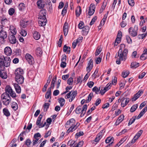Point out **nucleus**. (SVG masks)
I'll return each mask as SVG.
<instances>
[{"instance_id": "f257e3e1", "label": "nucleus", "mask_w": 147, "mask_h": 147, "mask_svg": "<svg viewBox=\"0 0 147 147\" xmlns=\"http://www.w3.org/2000/svg\"><path fill=\"white\" fill-rule=\"evenodd\" d=\"M128 52V50L126 49H125L123 51L121 49H119L118 52V55L115 56V57L117 58L116 61L117 64H120L121 61H125L126 60Z\"/></svg>"}, {"instance_id": "f03ea898", "label": "nucleus", "mask_w": 147, "mask_h": 147, "mask_svg": "<svg viewBox=\"0 0 147 147\" xmlns=\"http://www.w3.org/2000/svg\"><path fill=\"white\" fill-rule=\"evenodd\" d=\"M75 120L74 119L72 118L70 119L66 122L65 127L67 128H69L67 132L68 133L74 131L79 126L80 124L78 123H77L76 125H75Z\"/></svg>"}, {"instance_id": "7ed1b4c3", "label": "nucleus", "mask_w": 147, "mask_h": 147, "mask_svg": "<svg viewBox=\"0 0 147 147\" xmlns=\"http://www.w3.org/2000/svg\"><path fill=\"white\" fill-rule=\"evenodd\" d=\"M11 59L8 57H0V69H5V67L10 65Z\"/></svg>"}, {"instance_id": "20e7f679", "label": "nucleus", "mask_w": 147, "mask_h": 147, "mask_svg": "<svg viewBox=\"0 0 147 147\" xmlns=\"http://www.w3.org/2000/svg\"><path fill=\"white\" fill-rule=\"evenodd\" d=\"M10 96L9 94L6 92L4 93L1 95V99L3 104L5 105L9 104L11 100Z\"/></svg>"}, {"instance_id": "39448f33", "label": "nucleus", "mask_w": 147, "mask_h": 147, "mask_svg": "<svg viewBox=\"0 0 147 147\" xmlns=\"http://www.w3.org/2000/svg\"><path fill=\"white\" fill-rule=\"evenodd\" d=\"M3 29V26H0V41L2 44H4L5 43V39L7 37V32Z\"/></svg>"}, {"instance_id": "423d86ee", "label": "nucleus", "mask_w": 147, "mask_h": 147, "mask_svg": "<svg viewBox=\"0 0 147 147\" xmlns=\"http://www.w3.org/2000/svg\"><path fill=\"white\" fill-rule=\"evenodd\" d=\"M87 108V105L86 104L83 105L82 109L81 107L79 106L76 108L75 111L76 113L77 114L81 113L80 116L81 117H82L85 114Z\"/></svg>"}, {"instance_id": "0eeeda50", "label": "nucleus", "mask_w": 147, "mask_h": 147, "mask_svg": "<svg viewBox=\"0 0 147 147\" xmlns=\"http://www.w3.org/2000/svg\"><path fill=\"white\" fill-rule=\"evenodd\" d=\"M77 91H75L72 92V91H71L66 95L65 96V99H68L70 98L71 96V98L69 100V101L71 102L73 101L77 96Z\"/></svg>"}, {"instance_id": "6e6552de", "label": "nucleus", "mask_w": 147, "mask_h": 147, "mask_svg": "<svg viewBox=\"0 0 147 147\" xmlns=\"http://www.w3.org/2000/svg\"><path fill=\"white\" fill-rule=\"evenodd\" d=\"M142 132L143 131L142 130L139 131L134 136L133 139L132 140L131 142L129 143L124 147H130L132 145V144L134 143L139 138L142 134Z\"/></svg>"}, {"instance_id": "1a4fd4ad", "label": "nucleus", "mask_w": 147, "mask_h": 147, "mask_svg": "<svg viewBox=\"0 0 147 147\" xmlns=\"http://www.w3.org/2000/svg\"><path fill=\"white\" fill-rule=\"evenodd\" d=\"M5 92L7 93L12 98H14L16 96L15 92L13 91L10 86H7L5 88Z\"/></svg>"}, {"instance_id": "9d476101", "label": "nucleus", "mask_w": 147, "mask_h": 147, "mask_svg": "<svg viewBox=\"0 0 147 147\" xmlns=\"http://www.w3.org/2000/svg\"><path fill=\"white\" fill-rule=\"evenodd\" d=\"M138 28L137 25H135L134 28L130 27L128 30L129 33L133 37H135L137 35Z\"/></svg>"}, {"instance_id": "9b49d317", "label": "nucleus", "mask_w": 147, "mask_h": 147, "mask_svg": "<svg viewBox=\"0 0 147 147\" xmlns=\"http://www.w3.org/2000/svg\"><path fill=\"white\" fill-rule=\"evenodd\" d=\"M25 58L30 64H32L34 62V59L33 57L29 53H26L25 56Z\"/></svg>"}, {"instance_id": "f8f14e48", "label": "nucleus", "mask_w": 147, "mask_h": 147, "mask_svg": "<svg viewBox=\"0 0 147 147\" xmlns=\"http://www.w3.org/2000/svg\"><path fill=\"white\" fill-rule=\"evenodd\" d=\"M93 67V60L91 59L88 61V66L86 68V70L88 73H89Z\"/></svg>"}, {"instance_id": "ddd939ff", "label": "nucleus", "mask_w": 147, "mask_h": 147, "mask_svg": "<svg viewBox=\"0 0 147 147\" xmlns=\"http://www.w3.org/2000/svg\"><path fill=\"white\" fill-rule=\"evenodd\" d=\"M47 11L46 10L42 9L41 10L39 13V19H47L46 18Z\"/></svg>"}, {"instance_id": "4468645a", "label": "nucleus", "mask_w": 147, "mask_h": 147, "mask_svg": "<svg viewBox=\"0 0 147 147\" xmlns=\"http://www.w3.org/2000/svg\"><path fill=\"white\" fill-rule=\"evenodd\" d=\"M15 79L16 82L19 84H22L24 82V78L22 76H15Z\"/></svg>"}, {"instance_id": "2eb2a0df", "label": "nucleus", "mask_w": 147, "mask_h": 147, "mask_svg": "<svg viewBox=\"0 0 147 147\" xmlns=\"http://www.w3.org/2000/svg\"><path fill=\"white\" fill-rule=\"evenodd\" d=\"M5 69H0V77L4 79H6L7 77V73L5 71Z\"/></svg>"}, {"instance_id": "dca6fc26", "label": "nucleus", "mask_w": 147, "mask_h": 147, "mask_svg": "<svg viewBox=\"0 0 147 147\" xmlns=\"http://www.w3.org/2000/svg\"><path fill=\"white\" fill-rule=\"evenodd\" d=\"M95 6L94 5L91 4L90 5L88 14L89 16L92 15L95 11Z\"/></svg>"}, {"instance_id": "f3484780", "label": "nucleus", "mask_w": 147, "mask_h": 147, "mask_svg": "<svg viewBox=\"0 0 147 147\" xmlns=\"http://www.w3.org/2000/svg\"><path fill=\"white\" fill-rule=\"evenodd\" d=\"M129 101V98H123L121 99V105L122 107H124L126 106Z\"/></svg>"}, {"instance_id": "a211bd4d", "label": "nucleus", "mask_w": 147, "mask_h": 147, "mask_svg": "<svg viewBox=\"0 0 147 147\" xmlns=\"http://www.w3.org/2000/svg\"><path fill=\"white\" fill-rule=\"evenodd\" d=\"M24 73L23 70L20 68L17 69L15 72V76H22Z\"/></svg>"}, {"instance_id": "6ab92c4d", "label": "nucleus", "mask_w": 147, "mask_h": 147, "mask_svg": "<svg viewBox=\"0 0 147 147\" xmlns=\"http://www.w3.org/2000/svg\"><path fill=\"white\" fill-rule=\"evenodd\" d=\"M143 92L142 90H140L137 93L134 95L132 98V100H136L143 94Z\"/></svg>"}, {"instance_id": "aec40b11", "label": "nucleus", "mask_w": 147, "mask_h": 147, "mask_svg": "<svg viewBox=\"0 0 147 147\" xmlns=\"http://www.w3.org/2000/svg\"><path fill=\"white\" fill-rule=\"evenodd\" d=\"M5 54L7 56L10 55L12 53V50L10 47H6L4 49Z\"/></svg>"}, {"instance_id": "412c9836", "label": "nucleus", "mask_w": 147, "mask_h": 147, "mask_svg": "<svg viewBox=\"0 0 147 147\" xmlns=\"http://www.w3.org/2000/svg\"><path fill=\"white\" fill-rule=\"evenodd\" d=\"M82 29V34L84 35H86L89 30V27L88 26H85Z\"/></svg>"}, {"instance_id": "4be33fe9", "label": "nucleus", "mask_w": 147, "mask_h": 147, "mask_svg": "<svg viewBox=\"0 0 147 147\" xmlns=\"http://www.w3.org/2000/svg\"><path fill=\"white\" fill-rule=\"evenodd\" d=\"M47 22V19H39L38 22V24L40 26H44L46 25Z\"/></svg>"}, {"instance_id": "5701e85b", "label": "nucleus", "mask_w": 147, "mask_h": 147, "mask_svg": "<svg viewBox=\"0 0 147 147\" xmlns=\"http://www.w3.org/2000/svg\"><path fill=\"white\" fill-rule=\"evenodd\" d=\"M40 33L36 31H33V37L36 40H38L40 39Z\"/></svg>"}, {"instance_id": "b1692460", "label": "nucleus", "mask_w": 147, "mask_h": 147, "mask_svg": "<svg viewBox=\"0 0 147 147\" xmlns=\"http://www.w3.org/2000/svg\"><path fill=\"white\" fill-rule=\"evenodd\" d=\"M13 84L16 92L18 94L20 93L21 89L20 86L16 83H13Z\"/></svg>"}, {"instance_id": "393cba45", "label": "nucleus", "mask_w": 147, "mask_h": 147, "mask_svg": "<svg viewBox=\"0 0 147 147\" xmlns=\"http://www.w3.org/2000/svg\"><path fill=\"white\" fill-rule=\"evenodd\" d=\"M37 5L39 8L44 7L45 4L43 1V0H40L38 1L37 3Z\"/></svg>"}, {"instance_id": "a878e982", "label": "nucleus", "mask_w": 147, "mask_h": 147, "mask_svg": "<svg viewBox=\"0 0 147 147\" xmlns=\"http://www.w3.org/2000/svg\"><path fill=\"white\" fill-rule=\"evenodd\" d=\"M102 132H100L98 135L94 140V142L98 143L102 137Z\"/></svg>"}, {"instance_id": "bb28decb", "label": "nucleus", "mask_w": 147, "mask_h": 147, "mask_svg": "<svg viewBox=\"0 0 147 147\" xmlns=\"http://www.w3.org/2000/svg\"><path fill=\"white\" fill-rule=\"evenodd\" d=\"M114 141V138L111 137H108L105 140V142L106 143H110L109 144H111V146Z\"/></svg>"}, {"instance_id": "cd10ccee", "label": "nucleus", "mask_w": 147, "mask_h": 147, "mask_svg": "<svg viewBox=\"0 0 147 147\" xmlns=\"http://www.w3.org/2000/svg\"><path fill=\"white\" fill-rule=\"evenodd\" d=\"M82 9L80 6L78 7L76 10V14L77 17H79L81 13Z\"/></svg>"}, {"instance_id": "c85d7f7f", "label": "nucleus", "mask_w": 147, "mask_h": 147, "mask_svg": "<svg viewBox=\"0 0 147 147\" xmlns=\"http://www.w3.org/2000/svg\"><path fill=\"white\" fill-rule=\"evenodd\" d=\"M10 29L11 32L13 35H15L16 34V28L13 26H10Z\"/></svg>"}, {"instance_id": "c756f323", "label": "nucleus", "mask_w": 147, "mask_h": 147, "mask_svg": "<svg viewBox=\"0 0 147 147\" xmlns=\"http://www.w3.org/2000/svg\"><path fill=\"white\" fill-rule=\"evenodd\" d=\"M40 123L41 121H39V120H37L36 124L38 126V127L39 128L44 127L45 124H46V122H45L44 124Z\"/></svg>"}, {"instance_id": "7c9ffc66", "label": "nucleus", "mask_w": 147, "mask_h": 147, "mask_svg": "<svg viewBox=\"0 0 147 147\" xmlns=\"http://www.w3.org/2000/svg\"><path fill=\"white\" fill-rule=\"evenodd\" d=\"M11 107L12 109L14 111H16L18 109V105L17 103L13 102L11 104Z\"/></svg>"}, {"instance_id": "2f4dec72", "label": "nucleus", "mask_w": 147, "mask_h": 147, "mask_svg": "<svg viewBox=\"0 0 147 147\" xmlns=\"http://www.w3.org/2000/svg\"><path fill=\"white\" fill-rule=\"evenodd\" d=\"M58 101L60 104V106L63 107L65 104V100L63 98H61L58 99Z\"/></svg>"}, {"instance_id": "473e14b6", "label": "nucleus", "mask_w": 147, "mask_h": 147, "mask_svg": "<svg viewBox=\"0 0 147 147\" xmlns=\"http://www.w3.org/2000/svg\"><path fill=\"white\" fill-rule=\"evenodd\" d=\"M28 21L23 20L20 22V26L21 27L25 28L26 27V26L27 25Z\"/></svg>"}, {"instance_id": "72a5a7b5", "label": "nucleus", "mask_w": 147, "mask_h": 147, "mask_svg": "<svg viewBox=\"0 0 147 147\" xmlns=\"http://www.w3.org/2000/svg\"><path fill=\"white\" fill-rule=\"evenodd\" d=\"M11 38L10 39V41L11 44H15L16 42V39L15 36L13 35L11 36Z\"/></svg>"}, {"instance_id": "f704fd0d", "label": "nucleus", "mask_w": 147, "mask_h": 147, "mask_svg": "<svg viewBox=\"0 0 147 147\" xmlns=\"http://www.w3.org/2000/svg\"><path fill=\"white\" fill-rule=\"evenodd\" d=\"M51 89L50 88H49L47 91V92L45 96V98H51Z\"/></svg>"}, {"instance_id": "c9c22d12", "label": "nucleus", "mask_w": 147, "mask_h": 147, "mask_svg": "<svg viewBox=\"0 0 147 147\" xmlns=\"http://www.w3.org/2000/svg\"><path fill=\"white\" fill-rule=\"evenodd\" d=\"M3 112L6 116H9L10 115V113L8 109L6 108H4L3 109Z\"/></svg>"}, {"instance_id": "e433bc0d", "label": "nucleus", "mask_w": 147, "mask_h": 147, "mask_svg": "<svg viewBox=\"0 0 147 147\" xmlns=\"http://www.w3.org/2000/svg\"><path fill=\"white\" fill-rule=\"evenodd\" d=\"M138 106V105L137 104L133 105L131 108L130 111L131 112H134L137 108Z\"/></svg>"}, {"instance_id": "4c0bfd02", "label": "nucleus", "mask_w": 147, "mask_h": 147, "mask_svg": "<svg viewBox=\"0 0 147 147\" xmlns=\"http://www.w3.org/2000/svg\"><path fill=\"white\" fill-rule=\"evenodd\" d=\"M75 142L74 141L70 140L68 142V144L69 146H71L70 147H78L76 145L75 146V144H74V143Z\"/></svg>"}, {"instance_id": "58836bf2", "label": "nucleus", "mask_w": 147, "mask_h": 147, "mask_svg": "<svg viewBox=\"0 0 147 147\" xmlns=\"http://www.w3.org/2000/svg\"><path fill=\"white\" fill-rule=\"evenodd\" d=\"M139 66V63L136 62H132L131 63V67L133 68H136Z\"/></svg>"}, {"instance_id": "ea45409f", "label": "nucleus", "mask_w": 147, "mask_h": 147, "mask_svg": "<svg viewBox=\"0 0 147 147\" xmlns=\"http://www.w3.org/2000/svg\"><path fill=\"white\" fill-rule=\"evenodd\" d=\"M93 93L91 92L88 95V99L86 100V102H89L92 99V98L93 97Z\"/></svg>"}, {"instance_id": "a19ab883", "label": "nucleus", "mask_w": 147, "mask_h": 147, "mask_svg": "<svg viewBox=\"0 0 147 147\" xmlns=\"http://www.w3.org/2000/svg\"><path fill=\"white\" fill-rule=\"evenodd\" d=\"M36 53L38 55H40L42 53V51L40 47H38L36 50Z\"/></svg>"}, {"instance_id": "79ce46f5", "label": "nucleus", "mask_w": 147, "mask_h": 147, "mask_svg": "<svg viewBox=\"0 0 147 147\" xmlns=\"http://www.w3.org/2000/svg\"><path fill=\"white\" fill-rule=\"evenodd\" d=\"M136 119V117H133L131 119L128 123V125L129 126L131 124H132L133 123H134V122L135 121V120Z\"/></svg>"}, {"instance_id": "37998d69", "label": "nucleus", "mask_w": 147, "mask_h": 147, "mask_svg": "<svg viewBox=\"0 0 147 147\" xmlns=\"http://www.w3.org/2000/svg\"><path fill=\"white\" fill-rule=\"evenodd\" d=\"M100 90V88H98L96 86L94 87L92 89V91L94 92H95L96 94H98L99 93V91Z\"/></svg>"}, {"instance_id": "c03bdc74", "label": "nucleus", "mask_w": 147, "mask_h": 147, "mask_svg": "<svg viewBox=\"0 0 147 147\" xmlns=\"http://www.w3.org/2000/svg\"><path fill=\"white\" fill-rule=\"evenodd\" d=\"M49 103H45L43 106V110L44 111H47V109L49 108Z\"/></svg>"}, {"instance_id": "a18cd8bd", "label": "nucleus", "mask_w": 147, "mask_h": 147, "mask_svg": "<svg viewBox=\"0 0 147 147\" xmlns=\"http://www.w3.org/2000/svg\"><path fill=\"white\" fill-rule=\"evenodd\" d=\"M147 58V53H143L140 56V59L141 60H144Z\"/></svg>"}, {"instance_id": "49530a36", "label": "nucleus", "mask_w": 147, "mask_h": 147, "mask_svg": "<svg viewBox=\"0 0 147 147\" xmlns=\"http://www.w3.org/2000/svg\"><path fill=\"white\" fill-rule=\"evenodd\" d=\"M25 7V5L23 3H21L19 4V8L20 10H22Z\"/></svg>"}, {"instance_id": "de8ad7c7", "label": "nucleus", "mask_w": 147, "mask_h": 147, "mask_svg": "<svg viewBox=\"0 0 147 147\" xmlns=\"http://www.w3.org/2000/svg\"><path fill=\"white\" fill-rule=\"evenodd\" d=\"M20 34L23 36H25L27 34L26 31L22 29L20 32Z\"/></svg>"}, {"instance_id": "09e8293b", "label": "nucleus", "mask_w": 147, "mask_h": 147, "mask_svg": "<svg viewBox=\"0 0 147 147\" xmlns=\"http://www.w3.org/2000/svg\"><path fill=\"white\" fill-rule=\"evenodd\" d=\"M102 51V48L100 47L98 48V49L96 50V53H95V55L96 56L98 55Z\"/></svg>"}, {"instance_id": "8fccbe9b", "label": "nucleus", "mask_w": 147, "mask_h": 147, "mask_svg": "<svg viewBox=\"0 0 147 147\" xmlns=\"http://www.w3.org/2000/svg\"><path fill=\"white\" fill-rule=\"evenodd\" d=\"M147 35V33H145L142 34H139L138 36V37L139 38L143 39L144 37H146Z\"/></svg>"}, {"instance_id": "3c124183", "label": "nucleus", "mask_w": 147, "mask_h": 147, "mask_svg": "<svg viewBox=\"0 0 147 147\" xmlns=\"http://www.w3.org/2000/svg\"><path fill=\"white\" fill-rule=\"evenodd\" d=\"M31 143V141L29 139H27L25 141V144L28 146L27 147H30L29 146Z\"/></svg>"}, {"instance_id": "603ef678", "label": "nucleus", "mask_w": 147, "mask_h": 147, "mask_svg": "<svg viewBox=\"0 0 147 147\" xmlns=\"http://www.w3.org/2000/svg\"><path fill=\"white\" fill-rule=\"evenodd\" d=\"M129 73L128 71H125L122 73V76L124 78H125L129 74Z\"/></svg>"}, {"instance_id": "864d4df0", "label": "nucleus", "mask_w": 147, "mask_h": 147, "mask_svg": "<svg viewBox=\"0 0 147 147\" xmlns=\"http://www.w3.org/2000/svg\"><path fill=\"white\" fill-rule=\"evenodd\" d=\"M107 2L105 0L103 2L102 5L101 7V9L104 10L107 5Z\"/></svg>"}, {"instance_id": "5fc2aeb1", "label": "nucleus", "mask_w": 147, "mask_h": 147, "mask_svg": "<svg viewBox=\"0 0 147 147\" xmlns=\"http://www.w3.org/2000/svg\"><path fill=\"white\" fill-rule=\"evenodd\" d=\"M78 28L80 29H82L84 27V23L83 22L81 21L78 25Z\"/></svg>"}, {"instance_id": "6e6d98bb", "label": "nucleus", "mask_w": 147, "mask_h": 147, "mask_svg": "<svg viewBox=\"0 0 147 147\" xmlns=\"http://www.w3.org/2000/svg\"><path fill=\"white\" fill-rule=\"evenodd\" d=\"M126 39L127 41V42L128 44H131L132 42L131 39L130 37L128 35H127L126 36Z\"/></svg>"}, {"instance_id": "4d7b16f0", "label": "nucleus", "mask_w": 147, "mask_h": 147, "mask_svg": "<svg viewBox=\"0 0 147 147\" xmlns=\"http://www.w3.org/2000/svg\"><path fill=\"white\" fill-rule=\"evenodd\" d=\"M73 82V79L72 78H69L67 81V83L69 85H72Z\"/></svg>"}, {"instance_id": "13d9d810", "label": "nucleus", "mask_w": 147, "mask_h": 147, "mask_svg": "<svg viewBox=\"0 0 147 147\" xmlns=\"http://www.w3.org/2000/svg\"><path fill=\"white\" fill-rule=\"evenodd\" d=\"M15 10L14 9L11 8L9 10V14L10 15H12L14 13Z\"/></svg>"}, {"instance_id": "bf43d9fd", "label": "nucleus", "mask_w": 147, "mask_h": 147, "mask_svg": "<svg viewBox=\"0 0 147 147\" xmlns=\"http://www.w3.org/2000/svg\"><path fill=\"white\" fill-rule=\"evenodd\" d=\"M102 60L101 58L100 57H98L96 58L95 59L96 63L97 64H98L100 63Z\"/></svg>"}, {"instance_id": "052dcab7", "label": "nucleus", "mask_w": 147, "mask_h": 147, "mask_svg": "<svg viewBox=\"0 0 147 147\" xmlns=\"http://www.w3.org/2000/svg\"><path fill=\"white\" fill-rule=\"evenodd\" d=\"M128 2L129 4L131 6H133L134 5V0H128Z\"/></svg>"}, {"instance_id": "680f3d73", "label": "nucleus", "mask_w": 147, "mask_h": 147, "mask_svg": "<svg viewBox=\"0 0 147 147\" xmlns=\"http://www.w3.org/2000/svg\"><path fill=\"white\" fill-rule=\"evenodd\" d=\"M124 115H122L119 117L117 120L121 123L123 121L124 119Z\"/></svg>"}, {"instance_id": "e2e57ef3", "label": "nucleus", "mask_w": 147, "mask_h": 147, "mask_svg": "<svg viewBox=\"0 0 147 147\" xmlns=\"http://www.w3.org/2000/svg\"><path fill=\"white\" fill-rule=\"evenodd\" d=\"M94 83L93 82L90 81L88 82L87 85L90 88H91L93 86Z\"/></svg>"}, {"instance_id": "0e129e2a", "label": "nucleus", "mask_w": 147, "mask_h": 147, "mask_svg": "<svg viewBox=\"0 0 147 147\" xmlns=\"http://www.w3.org/2000/svg\"><path fill=\"white\" fill-rule=\"evenodd\" d=\"M97 19V17L96 16H95L92 19L90 23V25H92L93 24H94V22Z\"/></svg>"}, {"instance_id": "69168bd1", "label": "nucleus", "mask_w": 147, "mask_h": 147, "mask_svg": "<svg viewBox=\"0 0 147 147\" xmlns=\"http://www.w3.org/2000/svg\"><path fill=\"white\" fill-rule=\"evenodd\" d=\"M147 111V107H145L141 111L140 113V114L142 115L145 113Z\"/></svg>"}, {"instance_id": "338daca9", "label": "nucleus", "mask_w": 147, "mask_h": 147, "mask_svg": "<svg viewBox=\"0 0 147 147\" xmlns=\"http://www.w3.org/2000/svg\"><path fill=\"white\" fill-rule=\"evenodd\" d=\"M67 56L65 55H62L61 59V61H66Z\"/></svg>"}, {"instance_id": "774afa93", "label": "nucleus", "mask_w": 147, "mask_h": 147, "mask_svg": "<svg viewBox=\"0 0 147 147\" xmlns=\"http://www.w3.org/2000/svg\"><path fill=\"white\" fill-rule=\"evenodd\" d=\"M83 39V37L82 36H81L78 38V39L77 40H75L76 41V42H77L78 43H80V42H81Z\"/></svg>"}]
</instances>
